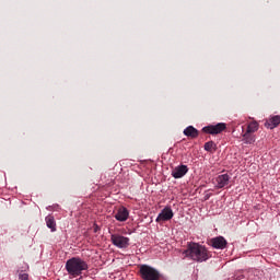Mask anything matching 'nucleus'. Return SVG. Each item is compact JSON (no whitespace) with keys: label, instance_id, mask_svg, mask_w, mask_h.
<instances>
[{"label":"nucleus","instance_id":"nucleus-1","mask_svg":"<svg viewBox=\"0 0 280 280\" xmlns=\"http://www.w3.org/2000/svg\"><path fill=\"white\" fill-rule=\"evenodd\" d=\"M183 255H185V257H189V259H192V261H197L198 264H202V261H208V259H211V252L198 243H188L187 248L183 252Z\"/></svg>","mask_w":280,"mask_h":280},{"label":"nucleus","instance_id":"nucleus-2","mask_svg":"<svg viewBox=\"0 0 280 280\" xmlns=\"http://www.w3.org/2000/svg\"><path fill=\"white\" fill-rule=\"evenodd\" d=\"M66 270L72 279H75L89 270V264L80 257H72L66 261Z\"/></svg>","mask_w":280,"mask_h":280},{"label":"nucleus","instance_id":"nucleus-3","mask_svg":"<svg viewBox=\"0 0 280 280\" xmlns=\"http://www.w3.org/2000/svg\"><path fill=\"white\" fill-rule=\"evenodd\" d=\"M139 273L143 280H161V272L150 265H140Z\"/></svg>","mask_w":280,"mask_h":280},{"label":"nucleus","instance_id":"nucleus-4","mask_svg":"<svg viewBox=\"0 0 280 280\" xmlns=\"http://www.w3.org/2000/svg\"><path fill=\"white\" fill-rule=\"evenodd\" d=\"M110 242L116 248L126 249L130 246V237L124 236L119 233L110 235Z\"/></svg>","mask_w":280,"mask_h":280},{"label":"nucleus","instance_id":"nucleus-5","mask_svg":"<svg viewBox=\"0 0 280 280\" xmlns=\"http://www.w3.org/2000/svg\"><path fill=\"white\" fill-rule=\"evenodd\" d=\"M226 130V124L219 122L217 125H210L202 128V132H206V135H220L221 132H224Z\"/></svg>","mask_w":280,"mask_h":280},{"label":"nucleus","instance_id":"nucleus-6","mask_svg":"<svg viewBox=\"0 0 280 280\" xmlns=\"http://www.w3.org/2000/svg\"><path fill=\"white\" fill-rule=\"evenodd\" d=\"M210 246L212 248H217L219 250H224L226 248L229 242H226V238L224 236H215L209 241Z\"/></svg>","mask_w":280,"mask_h":280},{"label":"nucleus","instance_id":"nucleus-7","mask_svg":"<svg viewBox=\"0 0 280 280\" xmlns=\"http://www.w3.org/2000/svg\"><path fill=\"white\" fill-rule=\"evenodd\" d=\"M174 218V211L171 207H165L155 219V222H168V220H172Z\"/></svg>","mask_w":280,"mask_h":280},{"label":"nucleus","instance_id":"nucleus-8","mask_svg":"<svg viewBox=\"0 0 280 280\" xmlns=\"http://www.w3.org/2000/svg\"><path fill=\"white\" fill-rule=\"evenodd\" d=\"M229 183H231V176H229V174L219 175L214 179L217 189H224V187H229Z\"/></svg>","mask_w":280,"mask_h":280},{"label":"nucleus","instance_id":"nucleus-9","mask_svg":"<svg viewBox=\"0 0 280 280\" xmlns=\"http://www.w3.org/2000/svg\"><path fill=\"white\" fill-rule=\"evenodd\" d=\"M187 172H189V167H187V165L185 164H182L173 168L171 175L173 176V178H183V176H185Z\"/></svg>","mask_w":280,"mask_h":280},{"label":"nucleus","instance_id":"nucleus-10","mask_svg":"<svg viewBox=\"0 0 280 280\" xmlns=\"http://www.w3.org/2000/svg\"><path fill=\"white\" fill-rule=\"evenodd\" d=\"M128 218H130V212L128 211V209L126 207L119 208L115 214V219L118 222H126V220H128Z\"/></svg>","mask_w":280,"mask_h":280},{"label":"nucleus","instance_id":"nucleus-11","mask_svg":"<svg viewBox=\"0 0 280 280\" xmlns=\"http://www.w3.org/2000/svg\"><path fill=\"white\" fill-rule=\"evenodd\" d=\"M261 277H264V275L258 269H250L246 272L247 280H261Z\"/></svg>","mask_w":280,"mask_h":280},{"label":"nucleus","instance_id":"nucleus-12","mask_svg":"<svg viewBox=\"0 0 280 280\" xmlns=\"http://www.w3.org/2000/svg\"><path fill=\"white\" fill-rule=\"evenodd\" d=\"M184 135L185 137H189L190 139H197V137L200 135V131H198V129H196L194 126H188L184 130Z\"/></svg>","mask_w":280,"mask_h":280},{"label":"nucleus","instance_id":"nucleus-13","mask_svg":"<svg viewBox=\"0 0 280 280\" xmlns=\"http://www.w3.org/2000/svg\"><path fill=\"white\" fill-rule=\"evenodd\" d=\"M279 124H280V116H273L265 124V126L266 128H270V130H272L273 128H277Z\"/></svg>","mask_w":280,"mask_h":280},{"label":"nucleus","instance_id":"nucleus-14","mask_svg":"<svg viewBox=\"0 0 280 280\" xmlns=\"http://www.w3.org/2000/svg\"><path fill=\"white\" fill-rule=\"evenodd\" d=\"M243 141H244V143L249 144V145L255 143V141H256L255 135H253V133H250L248 131H245L243 133Z\"/></svg>","mask_w":280,"mask_h":280},{"label":"nucleus","instance_id":"nucleus-15","mask_svg":"<svg viewBox=\"0 0 280 280\" xmlns=\"http://www.w3.org/2000/svg\"><path fill=\"white\" fill-rule=\"evenodd\" d=\"M46 226L54 233L56 231V219L52 215L46 217Z\"/></svg>","mask_w":280,"mask_h":280},{"label":"nucleus","instance_id":"nucleus-16","mask_svg":"<svg viewBox=\"0 0 280 280\" xmlns=\"http://www.w3.org/2000/svg\"><path fill=\"white\" fill-rule=\"evenodd\" d=\"M257 130H259V122L252 121L248 124L246 132H249L253 135L254 132H257Z\"/></svg>","mask_w":280,"mask_h":280},{"label":"nucleus","instance_id":"nucleus-17","mask_svg":"<svg viewBox=\"0 0 280 280\" xmlns=\"http://www.w3.org/2000/svg\"><path fill=\"white\" fill-rule=\"evenodd\" d=\"M203 148L206 152H215V150H218V144H215L213 141H208L205 143Z\"/></svg>","mask_w":280,"mask_h":280},{"label":"nucleus","instance_id":"nucleus-18","mask_svg":"<svg viewBox=\"0 0 280 280\" xmlns=\"http://www.w3.org/2000/svg\"><path fill=\"white\" fill-rule=\"evenodd\" d=\"M19 279L20 280H30V275H27V273H20L19 275Z\"/></svg>","mask_w":280,"mask_h":280},{"label":"nucleus","instance_id":"nucleus-19","mask_svg":"<svg viewBox=\"0 0 280 280\" xmlns=\"http://www.w3.org/2000/svg\"><path fill=\"white\" fill-rule=\"evenodd\" d=\"M210 196L209 195H206L205 196V200H209Z\"/></svg>","mask_w":280,"mask_h":280},{"label":"nucleus","instance_id":"nucleus-20","mask_svg":"<svg viewBox=\"0 0 280 280\" xmlns=\"http://www.w3.org/2000/svg\"><path fill=\"white\" fill-rule=\"evenodd\" d=\"M95 233H97V226L94 229Z\"/></svg>","mask_w":280,"mask_h":280}]
</instances>
